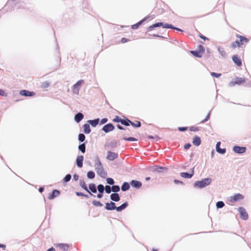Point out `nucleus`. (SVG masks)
I'll use <instances>...</instances> for the list:
<instances>
[{
    "label": "nucleus",
    "instance_id": "f704fd0d",
    "mask_svg": "<svg viewBox=\"0 0 251 251\" xmlns=\"http://www.w3.org/2000/svg\"><path fill=\"white\" fill-rule=\"evenodd\" d=\"M87 176L89 179H93L95 177V174L93 171H89L87 173Z\"/></svg>",
    "mask_w": 251,
    "mask_h": 251
},
{
    "label": "nucleus",
    "instance_id": "2eb2a0df",
    "mask_svg": "<svg viewBox=\"0 0 251 251\" xmlns=\"http://www.w3.org/2000/svg\"><path fill=\"white\" fill-rule=\"evenodd\" d=\"M60 191L57 190H53L51 194L49 196L50 200H52L60 195Z\"/></svg>",
    "mask_w": 251,
    "mask_h": 251
},
{
    "label": "nucleus",
    "instance_id": "c03bdc74",
    "mask_svg": "<svg viewBox=\"0 0 251 251\" xmlns=\"http://www.w3.org/2000/svg\"><path fill=\"white\" fill-rule=\"evenodd\" d=\"M71 175L70 174L67 175L63 179L65 182H69L71 179Z\"/></svg>",
    "mask_w": 251,
    "mask_h": 251
},
{
    "label": "nucleus",
    "instance_id": "6e6d98bb",
    "mask_svg": "<svg viewBox=\"0 0 251 251\" xmlns=\"http://www.w3.org/2000/svg\"><path fill=\"white\" fill-rule=\"evenodd\" d=\"M0 96L2 97H5L7 96V94L2 89H0Z\"/></svg>",
    "mask_w": 251,
    "mask_h": 251
},
{
    "label": "nucleus",
    "instance_id": "473e14b6",
    "mask_svg": "<svg viewBox=\"0 0 251 251\" xmlns=\"http://www.w3.org/2000/svg\"><path fill=\"white\" fill-rule=\"evenodd\" d=\"M243 41H241V39L240 41L237 40L235 42H233L232 43L231 46L232 48H235L236 47V46L235 45V43H237V45L238 47H240L241 45H242Z\"/></svg>",
    "mask_w": 251,
    "mask_h": 251
},
{
    "label": "nucleus",
    "instance_id": "09e8293b",
    "mask_svg": "<svg viewBox=\"0 0 251 251\" xmlns=\"http://www.w3.org/2000/svg\"><path fill=\"white\" fill-rule=\"evenodd\" d=\"M123 139L125 141H137V139L134 137H128V138L124 137V138H123Z\"/></svg>",
    "mask_w": 251,
    "mask_h": 251
},
{
    "label": "nucleus",
    "instance_id": "f3484780",
    "mask_svg": "<svg viewBox=\"0 0 251 251\" xmlns=\"http://www.w3.org/2000/svg\"><path fill=\"white\" fill-rule=\"evenodd\" d=\"M220 142H218L217 143L216 145V151L219 153L224 154L226 152V149H220Z\"/></svg>",
    "mask_w": 251,
    "mask_h": 251
},
{
    "label": "nucleus",
    "instance_id": "a19ab883",
    "mask_svg": "<svg viewBox=\"0 0 251 251\" xmlns=\"http://www.w3.org/2000/svg\"><path fill=\"white\" fill-rule=\"evenodd\" d=\"M117 146V142L116 141H112L110 142L108 145V146L111 148H116Z\"/></svg>",
    "mask_w": 251,
    "mask_h": 251
},
{
    "label": "nucleus",
    "instance_id": "603ef678",
    "mask_svg": "<svg viewBox=\"0 0 251 251\" xmlns=\"http://www.w3.org/2000/svg\"><path fill=\"white\" fill-rule=\"evenodd\" d=\"M210 74L212 76L215 77L216 78L219 77L222 75L221 74H218L214 72H211Z\"/></svg>",
    "mask_w": 251,
    "mask_h": 251
},
{
    "label": "nucleus",
    "instance_id": "ea45409f",
    "mask_svg": "<svg viewBox=\"0 0 251 251\" xmlns=\"http://www.w3.org/2000/svg\"><path fill=\"white\" fill-rule=\"evenodd\" d=\"M78 139L79 142H83L85 139V136L83 133H79L78 135Z\"/></svg>",
    "mask_w": 251,
    "mask_h": 251
},
{
    "label": "nucleus",
    "instance_id": "bb28decb",
    "mask_svg": "<svg viewBox=\"0 0 251 251\" xmlns=\"http://www.w3.org/2000/svg\"><path fill=\"white\" fill-rule=\"evenodd\" d=\"M167 170V169L165 167H159V166H156L155 167L154 172H157L158 173H163L164 171H166Z\"/></svg>",
    "mask_w": 251,
    "mask_h": 251
},
{
    "label": "nucleus",
    "instance_id": "3c124183",
    "mask_svg": "<svg viewBox=\"0 0 251 251\" xmlns=\"http://www.w3.org/2000/svg\"><path fill=\"white\" fill-rule=\"evenodd\" d=\"M237 37L238 38H239L240 39H241V41H243V42L245 41L247 43L248 42V41H249V40L247 38H246L244 36H242L241 35L238 36Z\"/></svg>",
    "mask_w": 251,
    "mask_h": 251
},
{
    "label": "nucleus",
    "instance_id": "8fccbe9b",
    "mask_svg": "<svg viewBox=\"0 0 251 251\" xmlns=\"http://www.w3.org/2000/svg\"><path fill=\"white\" fill-rule=\"evenodd\" d=\"M121 118H120L119 116H117L113 120V121L116 123H121L122 121Z\"/></svg>",
    "mask_w": 251,
    "mask_h": 251
},
{
    "label": "nucleus",
    "instance_id": "c9c22d12",
    "mask_svg": "<svg viewBox=\"0 0 251 251\" xmlns=\"http://www.w3.org/2000/svg\"><path fill=\"white\" fill-rule=\"evenodd\" d=\"M130 122L131 121H130L128 119H123L122 121L121 122V124L126 126H128L130 124Z\"/></svg>",
    "mask_w": 251,
    "mask_h": 251
},
{
    "label": "nucleus",
    "instance_id": "e2e57ef3",
    "mask_svg": "<svg viewBox=\"0 0 251 251\" xmlns=\"http://www.w3.org/2000/svg\"><path fill=\"white\" fill-rule=\"evenodd\" d=\"M190 130L191 131H198L199 129L197 127L191 126L190 128Z\"/></svg>",
    "mask_w": 251,
    "mask_h": 251
},
{
    "label": "nucleus",
    "instance_id": "7ed1b4c3",
    "mask_svg": "<svg viewBox=\"0 0 251 251\" xmlns=\"http://www.w3.org/2000/svg\"><path fill=\"white\" fill-rule=\"evenodd\" d=\"M162 26L163 28H172L174 29L175 27L173 25L168 24H163L162 23H157L148 27V31H151L154 28Z\"/></svg>",
    "mask_w": 251,
    "mask_h": 251
},
{
    "label": "nucleus",
    "instance_id": "20e7f679",
    "mask_svg": "<svg viewBox=\"0 0 251 251\" xmlns=\"http://www.w3.org/2000/svg\"><path fill=\"white\" fill-rule=\"evenodd\" d=\"M238 211L240 214V217L244 220H247L248 219V214L245 208L243 207H239L238 208Z\"/></svg>",
    "mask_w": 251,
    "mask_h": 251
},
{
    "label": "nucleus",
    "instance_id": "79ce46f5",
    "mask_svg": "<svg viewBox=\"0 0 251 251\" xmlns=\"http://www.w3.org/2000/svg\"><path fill=\"white\" fill-rule=\"evenodd\" d=\"M225 206V203L222 201H219L216 203V207L217 208H223Z\"/></svg>",
    "mask_w": 251,
    "mask_h": 251
},
{
    "label": "nucleus",
    "instance_id": "338daca9",
    "mask_svg": "<svg viewBox=\"0 0 251 251\" xmlns=\"http://www.w3.org/2000/svg\"><path fill=\"white\" fill-rule=\"evenodd\" d=\"M129 41V40H128V39H126V38H122V39H121V42H122V43H126V42H127V41Z\"/></svg>",
    "mask_w": 251,
    "mask_h": 251
},
{
    "label": "nucleus",
    "instance_id": "a18cd8bd",
    "mask_svg": "<svg viewBox=\"0 0 251 251\" xmlns=\"http://www.w3.org/2000/svg\"><path fill=\"white\" fill-rule=\"evenodd\" d=\"M106 182L109 185H113L114 184V180L113 178L108 177L106 178Z\"/></svg>",
    "mask_w": 251,
    "mask_h": 251
},
{
    "label": "nucleus",
    "instance_id": "cd10ccee",
    "mask_svg": "<svg viewBox=\"0 0 251 251\" xmlns=\"http://www.w3.org/2000/svg\"><path fill=\"white\" fill-rule=\"evenodd\" d=\"M218 50L219 53L221 54V55L223 57L225 58L226 57V56H227L226 53V51L224 49V48L220 47H218Z\"/></svg>",
    "mask_w": 251,
    "mask_h": 251
},
{
    "label": "nucleus",
    "instance_id": "1a4fd4ad",
    "mask_svg": "<svg viewBox=\"0 0 251 251\" xmlns=\"http://www.w3.org/2000/svg\"><path fill=\"white\" fill-rule=\"evenodd\" d=\"M105 208L108 210H113L116 209V204L114 202H106L105 203Z\"/></svg>",
    "mask_w": 251,
    "mask_h": 251
},
{
    "label": "nucleus",
    "instance_id": "f8f14e48",
    "mask_svg": "<svg viewBox=\"0 0 251 251\" xmlns=\"http://www.w3.org/2000/svg\"><path fill=\"white\" fill-rule=\"evenodd\" d=\"M130 184L132 187L137 189L140 188L142 186V183L136 180H132Z\"/></svg>",
    "mask_w": 251,
    "mask_h": 251
},
{
    "label": "nucleus",
    "instance_id": "4d7b16f0",
    "mask_svg": "<svg viewBox=\"0 0 251 251\" xmlns=\"http://www.w3.org/2000/svg\"><path fill=\"white\" fill-rule=\"evenodd\" d=\"M108 121V119L107 118H103L100 121V124L103 125L107 123Z\"/></svg>",
    "mask_w": 251,
    "mask_h": 251
},
{
    "label": "nucleus",
    "instance_id": "9b49d317",
    "mask_svg": "<svg viewBox=\"0 0 251 251\" xmlns=\"http://www.w3.org/2000/svg\"><path fill=\"white\" fill-rule=\"evenodd\" d=\"M180 176L182 177L186 178H190L194 175V168L191 169V173H188L187 172H183L180 173Z\"/></svg>",
    "mask_w": 251,
    "mask_h": 251
},
{
    "label": "nucleus",
    "instance_id": "69168bd1",
    "mask_svg": "<svg viewBox=\"0 0 251 251\" xmlns=\"http://www.w3.org/2000/svg\"><path fill=\"white\" fill-rule=\"evenodd\" d=\"M148 138L149 139H158V137L157 136H156V135L155 136H151V135H149V136H148Z\"/></svg>",
    "mask_w": 251,
    "mask_h": 251
},
{
    "label": "nucleus",
    "instance_id": "052dcab7",
    "mask_svg": "<svg viewBox=\"0 0 251 251\" xmlns=\"http://www.w3.org/2000/svg\"><path fill=\"white\" fill-rule=\"evenodd\" d=\"M174 182L176 184H180L181 185H183L184 184V183H183V182L182 181L178 180H177V179H175L174 180Z\"/></svg>",
    "mask_w": 251,
    "mask_h": 251
},
{
    "label": "nucleus",
    "instance_id": "58836bf2",
    "mask_svg": "<svg viewBox=\"0 0 251 251\" xmlns=\"http://www.w3.org/2000/svg\"><path fill=\"white\" fill-rule=\"evenodd\" d=\"M112 192L114 193H117V192H119L120 190V186L118 185H113L112 186Z\"/></svg>",
    "mask_w": 251,
    "mask_h": 251
},
{
    "label": "nucleus",
    "instance_id": "aec40b11",
    "mask_svg": "<svg viewBox=\"0 0 251 251\" xmlns=\"http://www.w3.org/2000/svg\"><path fill=\"white\" fill-rule=\"evenodd\" d=\"M110 199L115 202H118L120 200V197L118 193H112L110 195Z\"/></svg>",
    "mask_w": 251,
    "mask_h": 251
},
{
    "label": "nucleus",
    "instance_id": "49530a36",
    "mask_svg": "<svg viewBox=\"0 0 251 251\" xmlns=\"http://www.w3.org/2000/svg\"><path fill=\"white\" fill-rule=\"evenodd\" d=\"M93 204L95 206H102V204L100 201H93Z\"/></svg>",
    "mask_w": 251,
    "mask_h": 251
},
{
    "label": "nucleus",
    "instance_id": "7c9ffc66",
    "mask_svg": "<svg viewBox=\"0 0 251 251\" xmlns=\"http://www.w3.org/2000/svg\"><path fill=\"white\" fill-rule=\"evenodd\" d=\"M190 52L195 57L200 58L202 56V54L201 51L192 50Z\"/></svg>",
    "mask_w": 251,
    "mask_h": 251
},
{
    "label": "nucleus",
    "instance_id": "423d86ee",
    "mask_svg": "<svg viewBox=\"0 0 251 251\" xmlns=\"http://www.w3.org/2000/svg\"><path fill=\"white\" fill-rule=\"evenodd\" d=\"M114 128L115 127L112 124L109 123L104 125L103 126L102 130L105 133H108L110 131L113 130L114 129Z\"/></svg>",
    "mask_w": 251,
    "mask_h": 251
},
{
    "label": "nucleus",
    "instance_id": "5fc2aeb1",
    "mask_svg": "<svg viewBox=\"0 0 251 251\" xmlns=\"http://www.w3.org/2000/svg\"><path fill=\"white\" fill-rule=\"evenodd\" d=\"M49 86V83L47 81L44 82L41 85L42 88H47Z\"/></svg>",
    "mask_w": 251,
    "mask_h": 251
},
{
    "label": "nucleus",
    "instance_id": "de8ad7c7",
    "mask_svg": "<svg viewBox=\"0 0 251 251\" xmlns=\"http://www.w3.org/2000/svg\"><path fill=\"white\" fill-rule=\"evenodd\" d=\"M130 125L131 126H133L136 127H139L141 126V124L140 122H137V124H135L131 121Z\"/></svg>",
    "mask_w": 251,
    "mask_h": 251
},
{
    "label": "nucleus",
    "instance_id": "bf43d9fd",
    "mask_svg": "<svg viewBox=\"0 0 251 251\" xmlns=\"http://www.w3.org/2000/svg\"><path fill=\"white\" fill-rule=\"evenodd\" d=\"M187 127H179L178 130L180 131H184L187 130Z\"/></svg>",
    "mask_w": 251,
    "mask_h": 251
},
{
    "label": "nucleus",
    "instance_id": "c85d7f7f",
    "mask_svg": "<svg viewBox=\"0 0 251 251\" xmlns=\"http://www.w3.org/2000/svg\"><path fill=\"white\" fill-rule=\"evenodd\" d=\"M83 130L85 134H89L91 132V130L90 127V126L88 124H85L83 125Z\"/></svg>",
    "mask_w": 251,
    "mask_h": 251
},
{
    "label": "nucleus",
    "instance_id": "6e6552de",
    "mask_svg": "<svg viewBox=\"0 0 251 251\" xmlns=\"http://www.w3.org/2000/svg\"><path fill=\"white\" fill-rule=\"evenodd\" d=\"M233 150L235 153H243L246 151V148L235 146L233 147Z\"/></svg>",
    "mask_w": 251,
    "mask_h": 251
},
{
    "label": "nucleus",
    "instance_id": "393cba45",
    "mask_svg": "<svg viewBox=\"0 0 251 251\" xmlns=\"http://www.w3.org/2000/svg\"><path fill=\"white\" fill-rule=\"evenodd\" d=\"M246 81V79L244 78L236 77L235 78L234 83L237 85H240Z\"/></svg>",
    "mask_w": 251,
    "mask_h": 251
},
{
    "label": "nucleus",
    "instance_id": "f03ea898",
    "mask_svg": "<svg viewBox=\"0 0 251 251\" xmlns=\"http://www.w3.org/2000/svg\"><path fill=\"white\" fill-rule=\"evenodd\" d=\"M212 182L211 178H205L200 181H196L194 184V186L197 188L202 189L209 185Z\"/></svg>",
    "mask_w": 251,
    "mask_h": 251
},
{
    "label": "nucleus",
    "instance_id": "0e129e2a",
    "mask_svg": "<svg viewBox=\"0 0 251 251\" xmlns=\"http://www.w3.org/2000/svg\"><path fill=\"white\" fill-rule=\"evenodd\" d=\"M78 178H79V176L77 175H76V174L74 175L73 179H74V180H75V181L77 180L78 179Z\"/></svg>",
    "mask_w": 251,
    "mask_h": 251
},
{
    "label": "nucleus",
    "instance_id": "f257e3e1",
    "mask_svg": "<svg viewBox=\"0 0 251 251\" xmlns=\"http://www.w3.org/2000/svg\"><path fill=\"white\" fill-rule=\"evenodd\" d=\"M95 167L97 174L102 177H105L107 173L104 171L102 165L98 157L95 159Z\"/></svg>",
    "mask_w": 251,
    "mask_h": 251
},
{
    "label": "nucleus",
    "instance_id": "dca6fc26",
    "mask_svg": "<svg viewBox=\"0 0 251 251\" xmlns=\"http://www.w3.org/2000/svg\"><path fill=\"white\" fill-rule=\"evenodd\" d=\"M84 118L82 113L78 112L75 116V120L76 123H79Z\"/></svg>",
    "mask_w": 251,
    "mask_h": 251
},
{
    "label": "nucleus",
    "instance_id": "e433bc0d",
    "mask_svg": "<svg viewBox=\"0 0 251 251\" xmlns=\"http://www.w3.org/2000/svg\"><path fill=\"white\" fill-rule=\"evenodd\" d=\"M97 189L100 193H103L105 190V187L102 184H99L97 186Z\"/></svg>",
    "mask_w": 251,
    "mask_h": 251
},
{
    "label": "nucleus",
    "instance_id": "a878e982",
    "mask_svg": "<svg viewBox=\"0 0 251 251\" xmlns=\"http://www.w3.org/2000/svg\"><path fill=\"white\" fill-rule=\"evenodd\" d=\"M130 188V185L127 182H125L123 183L121 186V190L122 191H126L128 190Z\"/></svg>",
    "mask_w": 251,
    "mask_h": 251
},
{
    "label": "nucleus",
    "instance_id": "6ab92c4d",
    "mask_svg": "<svg viewBox=\"0 0 251 251\" xmlns=\"http://www.w3.org/2000/svg\"><path fill=\"white\" fill-rule=\"evenodd\" d=\"M148 17H145L143 19H142V20H141L140 21H139V22H138L137 23H136V24H134L133 25H132L131 26V28L133 29H137L139 26L142 25V24L145 22V21H146L147 19H148Z\"/></svg>",
    "mask_w": 251,
    "mask_h": 251
},
{
    "label": "nucleus",
    "instance_id": "0eeeda50",
    "mask_svg": "<svg viewBox=\"0 0 251 251\" xmlns=\"http://www.w3.org/2000/svg\"><path fill=\"white\" fill-rule=\"evenodd\" d=\"M118 157V153L116 152H112L111 151H107V155L106 156L107 159L112 161Z\"/></svg>",
    "mask_w": 251,
    "mask_h": 251
},
{
    "label": "nucleus",
    "instance_id": "774afa93",
    "mask_svg": "<svg viewBox=\"0 0 251 251\" xmlns=\"http://www.w3.org/2000/svg\"><path fill=\"white\" fill-rule=\"evenodd\" d=\"M76 196H84V194H83V193L82 192H76L75 193Z\"/></svg>",
    "mask_w": 251,
    "mask_h": 251
},
{
    "label": "nucleus",
    "instance_id": "5701e85b",
    "mask_svg": "<svg viewBox=\"0 0 251 251\" xmlns=\"http://www.w3.org/2000/svg\"><path fill=\"white\" fill-rule=\"evenodd\" d=\"M100 122V119L99 118L96 119L95 120H90L87 121V122L90 124L93 127H96Z\"/></svg>",
    "mask_w": 251,
    "mask_h": 251
},
{
    "label": "nucleus",
    "instance_id": "412c9836",
    "mask_svg": "<svg viewBox=\"0 0 251 251\" xmlns=\"http://www.w3.org/2000/svg\"><path fill=\"white\" fill-rule=\"evenodd\" d=\"M80 185L83 189H84L87 192L89 193L91 196H95L89 190L84 180H80Z\"/></svg>",
    "mask_w": 251,
    "mask_h": 251
},
{
    "label": "nucleus",
    "instance_id": "13d9d810",
    "mask_svg": "<svg viewBox=\"0 0 251 251\" xmlns=\"http://www.w3.org/2000/svg\"><path fill=\"white\" fill-rule=\"evenodd\" d=\"M199 51H201L202 54L204 53V48H203V47L202 46L199 45Z\"/></svg>",
    "mask_w": 251,
    "mask_h": 251
},
{
    "label": "nucleus",
    "instance_id": "864d4df0",
    "mask_svg": "<svg viewBox=\"0 0 251 251\" xmlns=\"http://www.w3.org/2000/svg\"><path fill=\"white\" fill-rule=\"evenodd\" d=\"M210 115V111L208 113V114L206 116L204 120L201 121V123H204L206 122V121H207L209 119Z\"/></svg>",
    "mask_w": 251,
    "mask_h": 251
},
{
    "label": "nucleus",
    "instance_id": "a211bd4d",
    "mask_svg": "<svg viewBox=\"0 0 251 251\" xmlns=\"http://www.w3.org/2000/svg\"><path fill=\"white\" fill-rule=\"evenodd\" d=\"M233 61L238 66H241L242 65V62L241 59L237 56V55H233L232 57Z\"/></svg>",
    "mask_w": 251,
    "mask_h": 251
},
{
    "label": "nucleus",
    "instance_id": "4be33fe9",
    "mask_svg": "<svg viewBox=\"0 0 251 251\" xmlns=\"http://www.w3.org/2000/svg\"><path fill=\"white\" fill-rule=\"evenodd\" d=\"M192 143L193 145L196 146H200L201 144V140L200 137L198 136H195L193 138Z\"/></svg>",
    "mask_w": 251,
    "mask_h": 251
},
{
    "label": "nucleus",
    "instance_id": "72a5a7b5",
    "mask_svg": "<svg viewBox=\"0 0 251 251\" xmlns=\"http://www.w3.org/2000/svg\"><path fill=\"white\" fill-rule=\"evenodd\" d=\"M243 41H241V39L240 41L237 40L235 42H233L232 43L231 46L232 48H235L236 47V46L235 45V43H237V45L238 47H240L241 45H242Z\"/></svg>",
    "mask_w": 251,
    "mask_h": 251
},
{
    "label": "nucleus",
    "instance_id": "4468645a",
    "mask_svg": "<svg viewBox=\"0 0 251 251\" xmlns=\"http://www.w3.org/2000/svg\"><path fill=\"white\" fill-rule=\"evenodd\" d=\"M83 156L78 155L76 159V164L78 167L81 168L83 166Z\"/></svg>",
    "mask_w": 251,
    "mask_h": 251
},
{
    "label": "nucleus",
    "instance_id": "680f3d73",
    "mask_svg": "<svg viewBox=\"0 0 251 251\" xmlns=\"http://www.w3.org/2000/svg\"><path fill=\"white\" fill-rule=\"evenodd\" d=\"M191 145L190 143H187L184 145V149L188 150L191 147Z\"/></svg>",
    "mask_w": 251,
    "mask_h": 251
},
{
    "label": "nucleus",
    "instance_id": "4c0bfd02",
    "mask_svg": "<svg viewBox=\"0 0 251 251\" xmlns=\"http://www.w3.org/2000/svg\"><path fill=\"white\" fill-rule=\"evenodd\" d=\"M58 246L63 251H67L69 248V246L67 244H60Z\"/></svg>",
    "mask_w": 251,
    "mask_h": 251
},
{
    "label": "nucleus",
    "instance_id": "2f4dec72",
    "mask_svg": "<svg viewBox=\"0 0 251 251\" xmlns=\"http://www.w3.org/2000/svg\"><path fill=\"white\" fill-rule=\"evenodd\" d=\"M78 150L83 153L85 152L86 146L85 143H82L79 145Z\"/></svg>",
    "mask_w": 251,
    "mask_h": 251
},
{
    "label": "nucleus",
    "instance_id": "37998d69",
    "mask_svg": "<svg viewBox=\"0 0 251 251\" xmlns=\"http://www.w3.org/2000/svg\"><path fill=\"white\" fill-rule=\"evenodd\" d=\"M104 189L105 192L107 194H110L112 191V187H110L109 185H106Z\"/></svg>",
    "mask_w": 251,
    "mask_h": 251
},
{
    "label": "nucleus",
    "instance_id": "39448f33",
    "mask_svg": "<svg viewBox=\"0 0 251 251\" xmlns=\"http://www.w3.org/2000/svg\"><path fill=\"white\" fill-rule=\"evenodd\" d=\"M83 80H78L75 84L73 86V92L74 94H78L80 87L81 85V84L83 83Z\"/></svg>",
    "mask_w": 251,
    "mask_h": 251
},
{
    "label": "nucleus",
    "instance_id": "9d476101",
    "mask_svg": "<svg viewBox=\"0 0 251 251\" xmlns=\"http://www.w3.org/2000/svg\"><path fill=\"white\" fill-rule=\"evenodd\" d=\"M243 198H244L242 194L238 193V194H235V195H234L232 197H230V199H231L230 201L231 202H235L239 200H242V199H243Z\"/></svg>",
    "mask_w": 251,
    "mask_h": 251
},
{
    "label": "nucleus",
    "instance_id": "c756f323",
    "mask_svg": "<svg viewBox=\"0 0 251 251\" xmlns=\"http://www.w3.org/2000/svg\"><path fill=\"white\" fill-rule=\"evenodd\" d=\"M89 190L93 193H96L97 192V187L96 185L94 183H91L89 185Z\"/></svg>",
    "mask_w": 251,
    "mask_h": 251
},
{
    "label": "nucleus",
    "instance_id": "ddd939ff",
    "mask_svg": "<svg viewBox=\"0 0 251 251\" xmlns=\"http://www.w3.org/2000/svg\"><path fill=\"white\" fill-rule=\"evenodd\" d=\"M20 94L21 95L25 97H31L34 95L35 94L34 92H30L25 90L21 91Z\"/></svg>",
    "mask_w": 251,
    "mask_h": 251
},
{
    "label": "nucleus",
    "instance_id": "b1692460",
    "mask_svg": "<svg viewBox=\"0 0 251 251\" xmlns=\"http://www.w3.org/2000/svg\"><path fill=\"white\" fill-rule=\"evenodd\" d=\"M128 206V203L126 202L119 206L116 207V210L118 212H121L126 209Z\"/></svg>",
    "mask_w": 251,
    "mask_h": 251
}]
</instances>
